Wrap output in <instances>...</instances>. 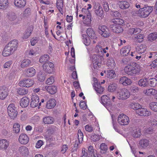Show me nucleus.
I'll list each match as a JSON object with an SVG mask.
<instances>
[{
	"instance_id": "1",
	"label": "nucleus",
	"mask_w": 157,
	"mask_h": 157,
	"mask_svg": "<svg viewBox=\"0 0 157 157\" xmlns=\"http://www.w3.org/2000/svg\"><path fill=\"white\" fill-rule=\"evenodd\" d=\"M141 70V67L136 63L127 65L124 67V72L130 76H135L139 75Z\"/></svg>"
},
{
	"instance_id": "2",
	"label": "nucleus",
	"mask_w": 157,
	"mask_h": 157,
	"mask_svg": "<svg viewBox=\"0 0 157 157\" xmlns=\"http://www.w3.org/2000/svg\"><path fill=\"white\" fill-rule=\"evenodd\" d=\"M111 22L113 24H111L110 27L113 33H119L123 32V29L121 25L124 23L123 20L119 18L113 19Z\"/></svg>"
},
{
	"instance_id": "3",
	"label": "nucleus",
	"mask_w": 157,
	"mask_h": 157,
	"mask_svg": "<svg viewBox=\"0 0 157 157\" xmlns=\"http://www.w3.org/2000/svg\"><path fill=\"white\" fill-rule=\"evenodd\" d=\"M82 11L84 16L82 17L83 21V24L87 26H89L92 21V17L90 13L85 8H82Z\"/></svg>"
},
{
	"instance_id": "4",
	"label": "nucleus",
	"mask_w": 157,
	"mask_h": 157,
	"mask_svg": "<svg viewBox=\"0 0 157 157\" xmlns=\"http://www.w3.org/2000/svg\"><path fill=\"white\" fill-rule=\"evenodd\" d=\"M8 114L10 117L14 119L17 115V108L13 104H10L7 108Z\"/></svg>"
},
{
	"instance_id": "5",
	"label": "nucleus",
	"mask_w": 157,
	"mask_h": 157,
	"mask_svg": "<svg viewBox=\"0 0 157 157\" xmlns=\"http://www.w3.org/2000/svg\"><path fill=\"white\" fill-rule=\"evenodd\" d=\"M153 7L151 6H146L139 9L140 17H147L152 11Z\"/></svg>"
},
{
	"instance_id": "6",
	"label": "nucleus",
	"mask_w": 157,
	"mask_h": 157,
	"mask_svg": "<svg viewBox=\"0 0 157 157\" xmlns=\"http://www.w3.org/2000/svg\"><path fill=\"white\" fill-rule=\"evenodd\" d=\"M118 95L119 99L124 100L130 97V94L127 89L123 88L118 90Z\"/></svg>"
},
{
	"instance_id": "7",
	"label": "nucleus",
	"mask_w": 157,
	"mask_h": 157,
	"mask_svg": "<svg viewBox=\"0 0 157 157\" xmlns=\"http://www.w3.org/2000/svg\"><path fill=\"white\" fill-rule=\"evenodd\" d=\"M98 31L99 33L104 37H107L110 35L108 29L105 25H99Z\"/></svg>"
},
{
	"instance_id": "8",
	"label": "nucleus",
	"mask_w": 157,
	"mask_h": 157,
	"mask_svg": "<svg viewBox=\"0 0 157 157\" xmlns=\"http://www.w3.org/2000/svg\"><path fill=\"white\" fill-rule=\"evenodd\" d=\"M117 121L118 123L121 125H125L128 124L129 119L127 116L122 113L118 116Z\"/></svg>"
},
{
	"instance_id": "9",
	"label": "nucleus",
	"mask_w": 157,
	"mask_h": 157,
	"mask_svg": "<svg viewBox=\"0 0 157 157\" xmlns=\"http://www.w3.org/2000/svg\"><path fill=\"white\" fill-rule=\"evenodd\" d=\"M101 103L108 110L112 105L109 97L106 95H103L101 98Z\"/></svg>"
},
{
	"instance_id": "10",
	"label": "nucleus",
	"mask_w": 157,
	"mask_h": 157,
	"mask_svg": "<svg viewBox=\"0 0 157 157\" xmlns=\"http://www.w3.org/2000/svg\"><path fill=\"white\" fill-rule=\"evenodd\" d=\"M44 70L49 74L53 71L54 69V64L52 62H45L43 65Z\"/></svg>"
},
{
	"instance_id": "11",
	"label": "nucleus",
	"mask_w": 157,
	"mask_h": 157,
	"mask_svg": "<svg viewBox=\"0 0 157 157\" xmlns=\"http://www.w3.org/2000/svg\"><path fill=\"white\" fill-rule=\"evenodd\" d=\"M94 8L95 10V13L98 16L101 17H103V11L100 4L99 3H95L94 4Z\"/></svg>"
},
{
	"instance_id": "12",
	"label": "nucleus",
	"mask_w": 157,
	"mask_h": 157,
	"mask_svg": "<svg viewBox=\"0 0 157 157\" xmlns=\"http://www.w3.org/2000/svg\"><path fill=\"white\" fill-rule=\"evenodd\" d=\"M34 83L33 80L30 79H25L20 81L19 84L21 86L29 87L31 86Z\"/></svg>"
},
{
	"instance_id": "13",
	"label": "nucleus",
	"mask_w": 157,
	"mask_h": 157,
	"mask_svg": "<svg viewBox=\"0 0 157 157\" xmlns=\"http://www.w3.org/2000/svg\"><path fill=\"white\" fill-rule=\"evenodd\" d=\"M32 101L30 103V106L33 108L37 106L38 105H40L41 102L39 103V99L36 94L33 95L31 97Z\"/></svg>"
},
{
	"instance_id": "14",
	"label": "nucleus",
	"mask_w": 157,
	"mask_h": 157,
	"mask_svg": "<svg viewBox=\"0 0 157 157\" xmlns=\"http://www.w3.org/2000/svg\"><path fill=\"white\" fill-rule=\"evenodd\" d=\"M26 0H14V4L15 6L19 9L23 8L26 5Z\"/></svg>"
},
{
	"instance_id": "15",
	"label": "nucleus",
	"mask_w": 157,
	"mask_h": 157,
	"mask_svg": "<svg viewBox=\"0 0 157 157\" xmlns=\"http://www.w3.org/2000/svg\"><path fill=\"white\" fill-rule=\"evenodd\" d=\"M6 45L4 48L2 52V55L4 57H7L12 54L14 52V51Z\"/></svg>"
},
{
	"instance_id": "16",
	"label": "nucleus",
	"mask_w": 157,
	"mask_h": 157,
	"mask_svg": "<svg viewBox=\"0 0 157 157\" xmlns=\"http://www.w3.org/2000/svg\"><path fill=\"white\" fill-rule=\"evenodd\" d=\"M7 45L14 52L17 50L18 47V42L16 40H13L9 42Z\"/></svg>"
},
{
	"instance_id": "17",
	"label": "nucleus",
	"mask_w": 157,
	"mask_h": 157,
	"mask_svg": "<svg viewBox=\"0 0 157 157\" xmlns=\"http://www.w3.org/2000/svg\"><path fill=\"white\" fill-rule=\"evenodd\" d=\"M19 141L22 144H26L29 141V138L26 134L22 133L19 136Z\"/></svg>"
},
{
	"instance_id": "18",
	"label": "nucleus",
	"mask_w": 157,
	"mask_h": 157,
	"mask_svg": "<svg viewBox=\"0 0 157 157\" xmlns=\"http://www.w3.org/2000/svg\"><path fill=\"white\" fill-rule=\"evenodd\" d=\"M119 82L120 83L122 84L124 86L130 85L132 83L130 79L125 76L121 77L119 79Z\"/></svg>"
},
{
	"instance_id": "19",
	"label": "nucleus",
	"mask_w": 157,
	"mask_h": 157,
	"mask_svg": "<svg viewBox=\"0 0 157 157\" xmlns=\"http://www.w3.org/2000/svg\"><path fill=\"white\" fill-rule=\"evenodd\" d=\"M8 90L5 87H0V99L3 100L8 95Z\"/></svg>"
},
{
	"instance_id": "20",
	"label": "nucleus",
	"mask_w": 157,
	"mask_h": 157,
	"mask_svg": "<svg viewBox=\"0 0 157 157\" xmlns=\"http://www.w3.org/2000/svg\"><path fill=\"white\" fill-rule=\"evenodd\" d=\"M133 37L134 41L136 42L140 43L144 40V36L143 34L136 33Z\"/></svg>"
},
{
	"instance_id": "21",
	"label": "nucleus",
	"mask_w": 157,
	"mask_h": 157,
	"mask_svg": "<svg viewBox=\"0 0 157 157\" xmlns=\"http://www.w3.org/2000/svg\"><path fill=\"white\" fill-rule=\"evenodd\" d=\"M86 33L89 38L91 39L96 40L97 37L92 29L88 28L86 30Z\"/></svg>"
},
{
	"instance_id": "22",
	"label": "nucleus",
	"mask_w": 157,
	"mask_h": 157,
	"mask_svg": "<svg viewBox=\"0 0 157 157\" xmlns=\"http://www.w3.org/2000/svg\"><path fill=\"white\" fill-rule=\"evenodd\" d=\"M94 58L92 59L93 66L94 68L98 69L100 67V63H99V60L98 56H93Z\"/></svg>"
},
{
	"instance_id": "23",
	"label": "nucleus",
	"mask_w": 157,
	"mask_h": 157,
	"mask_svg": "<svg viewBox=\"0 0 157 157\" xmlns=\"http://www.w3.org/2000/svg\"><path fill=\"white\" fill-rule=\"evenodd\" d=\"M29 102V99L27 97H24L21 98L20 105L22 107L25 108L28 105Z\"/></svg>"
},
{
	"instance_id": "24",
	"label": "nucleus",
	"mask_w": 157,
	"mask_h": 157,
	"mask_svg": "<svg viewBox=\"0 0 157 157\" xmlns=\"http://www.w3.org/2000/svg\"><path fill=\"white\" fill-rule=\"evenodd\" d=\"M93 86L96 92L100 94H101L104 90V88L100 86V82L98 83H94Z\"/></svg>"
},
{
	"instance_id": "25",
	"label": "nucleus",
	"mask_w": 157,
	"mask_h": 157,
	"mask_svg": "<svg viewBox=\"0 0 157 157\" xmlns=\"http://www.w3.org/2000/svg\"><path fill=\"white\" fill-rule=\"evenodd\" d=\"M18 152L21 155H27L29 154V151L28 148L24 146H21L19 147L18 150Z\"/></svg>"
},
{
	"instance_id": "26",
	"label": "nucleus",
	"mask_w": 157,
	"mask_h": 157,
	"mask_svg": "<svg viewBox=\"0 0 157 157\" xmlns=\"http://www.w3.org/2000/svg\"><path fill=\"white\" fill-rule=\"evenodd\" d=\"M45 89L51 94H54L57 91V88L54 86H46Z\"/></svg>"
},
{
	"instance_id": "27",
	"label": "nucleus",
	"mask_w": 157,
	"mask_h": 157,
	"mask_svg": "<svg viewBox=\"0 0 157 157\" xmlns=\"http://www.w3.org/2000/svg\"><path fill=\"white\" fill-rule=\"evenodd\" d=\"M56 104V101L55 99L52 98L47 101L46 106L47 108L51 109L54 108Z\"/></svg>"
},
{
	"instance_id": "28",
	"label": "nucleus",
	"mask_w": 157,
	"mask_h": 157,
	"mask_svg": "<svg viewBox=\"0 0 157 157\" xmlns=\"http://www.w3.org/2000/svg\"><path fill=\"white\" fill-rule=\"evenodd\" d=\"M130 51V48L129 46L124 47L122 48L121 50L120 53L123 56H126L129 54Z\"/></svg>"
},
{
	"instance_id": "29",
	"label": "nucleus",
	"mask_w": 157,
	"mask_h": 157,
	"mask_svg": "<svg viewBox=\"0 0 157 157\" xmlns=\"http://www.w3.org/2000/svg\"><path fill=\"white\" fill-rule=\"evenodd\" d=\"M146 46L144 45H140L136 48V52L139 54H142L146 49Z\"/></svg>"
},
{
	"instance_id": "30",
	"label": "nucleus",
	"mask_w": 157,
	"mask_h": 157,
	"mask_svg": "<svg viewBox=\"0 0 157 157\" xmlns=\"http://www.w3.org/2000/svg\"><path fill=\"white\" fill-rule=\"evenodd\" d=\"M139 86L142 87H145L148 86L149 82L147 78H143L140 79L138 82Z\"/></svg>"
},
{
	"instance_id": "31",
	"label": "nucleus",
	"mask_w": 157,
	"mask_h": 157,
	"mask_svg": "<svg viewBox=\"0 0 157 157\" xmlns=\"http://www.w3.org/2000/svg\"><path fill=\"white\" fill-rule=\"evenodd\" d=\"M31 10L29 8H27L23 11L22 13L20 15V17L21 19H24L25 17L29 16L31 14Z\"/></svg>"
},
{
	"instance_id": "32",
	"label": "nucleus",
	"mask_w": 157,
	"mask_h": 157,
	"mask_svg": "<svg viewBox=\"0 0 157 157\" xmlns=\"http://www.w3.org/2000/svg\"><path fill=\"white\" fill-rule=\"evenodd\" d=\"M33 28L32 26L29 27L25 32L23 36V39H26L30 35L33 30Z\"/></svg>"
},
{
	"instance_id": "33",
	"label": "nucleus",
	"mask_w": 157,
	"mask_h": 157,
	"mask_svg": "<svg viewBox=\"0 0 157 157\" xmlns=\"http://www.w3.org/2000/svg\"><path fill=\"white\" fill-rule=\"evenodd\" d=\"M149 144V141L146 139L141 140L140 141L139 143L140 147L143 148H145L147 147Z\"/></svg>"
},
{
	"instance_id": "34",
	"label": "nucleus",
	"mask_w": 157,
	"mask_h": 157,
	"mask_svg": "<svg viewBox=\"0 0 157 157\" xmlns=\"http://www.w3.org/2000/svg\"><path fill=\"white\" fill-rule=\"evenodd\" d=\"M132 134L134 137H140L141 134L140 129L139 128H137L133 130L132 132Z\"/></svg>"
},
{
	"instance_id": "35",
	"label": "nucleus",
	"mask_w": 157,
	"mask_h": 157,
	"mask_svg": "<svg viewBox=\"0 0 157 157\" xmlns=\"http://www.w3.org/2000/svg\"><path fill=\"white\" fill-rule=\"evenodd\" d=\"M36 73V70L33 67L29 68L26 71V75L29 77L33 76Z\"/></svg>"
},
{
	"instance_id": "36",
	"label": "nucleus",
	"mask_w": 157,
	"mask_h": 157,
	"mask_svg": "<svg viewBox=\"0 0 157 157\" xmlns=\"http://www.w3.org/2000/svg\"><path fill=\"white\" fill-rule=\"evenodd\" d=\"M120 8L122 9H126L128 8L130 6L129 2L125 1H121L118 3Z\"/></svg>"
},
{
	"instance_id": "37",
	"label": "nucleus",
	"mask_w": 157,
	"mask_h": 157,
	"mask_svg": "<svg viewBox=\"0 0 157 157\" xmlns=\"http://www.w3.org/2000/svg\"><path fill=\"white\" fill-rule=\"evenodd\" d=\"M63 0H57L56 5L58 10H59L60 12L63 14Z\"/></svg>"
},
{
	"instance_id": "38",
	"label": "nucleus",
	"mask_w": 157,
	"mask_h": 157,
	"mask_svg": "<svg viewBox=\"0 0 157 157\" xmlns=\"http://www.w3.org/2000/svg\"><path fill=\"white\" fill-rule=\"evenodd\" d=\"M9 145L8 142L5 140H0V149H6Z\"/></svg>"
},
{
	"instance_id": "39",
	"label": "nucleus",
	"mask_w": 157,
	"mask_h": 157,
	"mask_svg": "<svg viewBox=\"0 0 157 157\" xmlns=\"http://www.w3.org/2000/svg\"><path fill=\"white\" fill-rule=\"evenodd\" d=\"M43 120L44 123L47 124H52L54 121V119L52 117L47 116L44 117Z\"/></svg>"
},
{
	"instance_id": "40",
	"label": "nucleus",
	"mask_w": 157,
	"mask_h": 157,
	"mask_svg": "<svg viewBox=\"0 0 157 157\" xmlns=\"http://www.w3.org/2000/svg\"><path fill=\"white\" fill-rule=\"evenodd\" d=\"M31 63V61L29 59L23 60L21 64V66L22 68L26 67L29 66Z\"/></svg>"
},
{
	"instance_id": "41",
	"label": "nucleus",
	"mask_w": 157,
	"mask_h": 157,
	"mask_svg": "<svg viewBox=\"0 0 157 157\" xmlns=\"http://www.w3.org/2000/svg\"><path fill=\"white\" fill-rule=\"evenodd\" d=\"M107 66L109 68H113L115 67V63L112 57H110L108 59L107 63Z\"/></svg>"
},
{
	"instance_id": "42",
	"label": "nucleus",
	"mask_w": 157,
	"mask_h": 157,
	"mask_svg": "<svg viewBox=\"0 0 157 157\" xmlns=\"http://www.w3.org/2000/svg\"><path fill=\"white\" fill-rule=\"evenodd\" d=\"M116 76L114 71L112 70H108L106 71V76L107 78H114Z\"/></svg>"
},
{
	"instance_id": "43",
	"label": "nucleus",
	"mask_w": 157,
	"mask_h": 157,
	"mask_svg": "<svg viewBox=\"0 0 157 157\" xmlns=\"http://www.w3.org/2000/svg\"><path fill=\"white\" fill-rule=\"evenodd\" d=\"M141 30L139 28H130L128 30V33L130 35H132L135 33H139L140 32Z\"/></svg>"
},
{
	"instance_id": "44",
	"label": "nucleus",
	"mask_w": 157,
	"mask_h": 157,
	"mask_svg": "<svg viewBox=\"0 0 157 157\" xmlns=\"http://www.w3.org/2000/svg\"><path fill=\"white\" fill-rule=\"evenodd\" d=\"M145 94L147 95H154L157 94V91L153 89H147L146 90Z\"/></svg>"
},
{
	"instance_id": "45",
	"label": "nucleus",
	"mask_w": 157,
	"mask_h": 157,
	"mask_svg": "<svg viewBox=\"0 0 157 157\" xmlns=\"http://www.w3.org/2000/svg\"><path fill=\"white\" fill-rule=\"evenodd\" d=\"M157 38V33H153L150 34L148 37L149 40L152 41L155 40Z\"/></svg>"
},
{
	"instance_id": "46",
	"label": "nucleus",
	"mask_w": 157,
	"mask_h": 157,
	"mask_svg": "<svg viewBox=\"0 0 157 157\" xmlns=\"http://www.w3.org/2000/svg\"><path fill=\"white\" fill-rule=\"evenodd\" d=\"M82 37L84 44L86 46L89 45L90 42L89 38L87 37L85 34H83L82 35Z\"/></svg>"
},
{
	"instance_id": "47",
	"label": "nucleus",
	"mask_w": 157,
	"mask_h": 157,
	"mask_svg": "<svg viewBox=\"0 0 157 157\" xmlns=\"http://www.w3.org/2000/svg\"><path fill=\"white\" fill-rule=\"evenodd\" d=\"M8 4V0H0V9H5Z\"/></svg>"
},
{
	"instance_id": "48",
	"label": "nucleus",
	"mask_w": 157,
	"mask_h": 157,
	"mask_svg": "<svg viewBox=\"0 0 157 157\" xmlns=\"http://www.w3.org/2000/svg\"><path fill=\"white\" fill-rule=\"evenodd\" d=\"M49 59V57L47 54H44L41 56L39 59V61L40 63L46 62Z\"/></svg>"
},
{
	"instance_id": "49",
	"label": "nucleus",
	"mask_w": 157,
	"mask_h": 157,
	"mask_svg": "<svg viewBox=\"0 0 157 157\" xmlns=\"http://www.w3.org/2000/svg\"><path fill=\"white\" fill-rule=\"evenodd\" d=\"M130 107L136 111L141 107V106L138 103L132 102L130 104Z\"/></svg>"
},
{
	"instance_id": "50",
	"label": "nucleus",
	"mask_w": 157,
	"mask_h": 157,
	"mask_svg": "<svg viewBox=\"0 0 157 157\" xmlns=\"http://www.w3.org/2000/svg\"><path fill=\"white\" fill-rule=\"evenodd\" d=\"M78 143L80 144L81 143L83 140V134L80 129H79L78 131ZM77 142V141H76Z\"/></svg>"
},
{
	"instance_id": "51",
	"label": "nucleus",
	"mask_w": 157,
	"mask_h": 157,
	"mask_svg": "<svg viewBox=\"0 0 157 157\" xmlns=\"http://www.w3.org/2000/svg\"><path fill=\"white\" fill-rule=\"evenodd\" d=\"M149 108L154 111L157 112V102H153L150 103Z\"/></svg>"
},
{
	"instance_id": "52",
	"label": "nucleus",
	"mask_w": 157,
	"mask_h": 157,
	"mask_svg": "<svg viewBox=\"0 0 157 157\" xmlns=\"http://www.w3.org/2000/svg\"><path fill=\"white\" fill-rule=\"evenodd\" d=\"M117 88V85L115 83H113L109 86L108 90L109 91L112 92L115 91Z\"/></svg>"
},
{
	"instance_id": "53",
	"label": "nucleus",
	"mask_w": 157,
	"mask_h": 157,
	"mask_svg": "<svg viewBox=\"0 0 157 157\" xmlns=\"http://www.w3.org/2000/svg\"><path fill=\"white\" fill-rule=\"evenodd\" d=\"M20 126L18 123H15L13 126V131L15 133H18L20 130Z\"/></svg>"
},
{
	"instance_id": "54",
	"label": "nucleus",
	"mask_w": 157,
	"mask_h": 157,
	"mask_svg": "<svg viewBox=\"0 0 157 157\" xmlns=\"http://www.w3.org/2000/svg\"><path fill=\"white\" fill-rule=\"evenodd\" d=\"M136 53L135 52H132L131 55L132 56H135V58L137 60H139L140 59L142 58V59L143 60V59L144 58V54L138 56V55L136 54Z\"/></svg>"
},
{
	"instance_id": "55",
	"label": "nucleus",
	"mask_w": 157,
	"mask_h": 157,
	"mask_svg": "<svg viewBox=\"0 0 157 157\" xmlns=\"http://www.w3.org/2000/svg\"><path fill=\"white\" fill-rule=\"evenodd\" d=\"M150 84L151 86L154 87L157 84V80L155 78L150 79Z\"/></svg>"
},
{
	"instance_id": "56",
	"label": "nucleus",
	"mask_w": 157,
	"mask_h": 157,
	"mask_svg": "<svg viewBox=\"0 0 157 157\" xmlns=\"http://www.w3.org/2000/svg\"><path fill=\"white\" fill-rule=\"evenodd\" d=\"M18 94L21 95H23L28 93V91L25 88H20L17 91Z\"/></svg>"
},
{
	"instance_id": "57",
	"label": "nucleus",
	"mask_w": 157,
	"mask_h": 157,
	"mask_svg": "<svg viewBox=\"0 0 157 157\" xmlns=\"http://www.w3.org/2000/svg\"><path fill=\"white\" fill-rule=\"evenodd\" d=\"M140 11L136 9H133L131 12L132 15L134 16H139L140 17Z\"/></svg>"
},
{
	"instance_id": "58",
	"label": "nucleus",
	"mask_w": 157,
	"mask_h": 157,
	"mask_svg": "<svg viewBox=\"0 0 157 157\" xmlns=\"http://www.w3.org/2000/svg\"><path fill=\"white\" fill-rule=\"evenodd\" d=\"M17 18L16 14L14 13H11L9 16V19L11 21L15 20Z\"/></svg>"
},
{
	"instance_id": "59",
	"label": "nucleus",
	"mask_w": 157,
	"mask_h": 157,
	"mask_svg": "<svg viewBox=\"0 0 157 157\" xmlns=\"http://www.w3.org/2000/svg\"><path fill=\"white\" fill-rule=\"evenodd\" d=\"M91 139L93 141H97L100 140V136L99 135L94 134L91 136Z\"/></svg>"
},
{
	"instance_id": "60",
	"label": "nucleus",
	"mask_w": 157,
	"mask_h": 157,
	"mask_svg": "<svg viewBox=\"0 0 157 157\" xmlns=\"http://www.w3.org/2000/svg\"><path fill=\"white\" fill-rule=\"evenodd\" d=\"M110 14L113 17H120L121 15V13L117 11H112Z\"/></svg>"
},
{
	"instance_id": "61",
	"label": "nucleus",
	"mask_w": 157,
	"mask_h": 157,
	"mask_svg": "<svg viewBox=\"0 0 157 157\" xmlns=\"http://www.w3.org/2000/svg\"><path fill=\"white\" fill-rule=\"evenodd\" d=\"M130 90L131 92L133 93H137L139 91L138 88L134 85L131 86Z\"/></svg>"
},
{
	"instance_id": "62",
	"label": "nucleus",
	"mask_w": 157,
	"mask_h": 157,
	"mask_svg": "<svg viewBox=\"0 0 157 157\" xmlns=\"http://www.w3.org/2000/svg\"><path fill=\"white\" fill-rule=\"evenodd\" d=\"M54 82V77L51 76L48 78L46 81V83L47 84L50 85L52 84Z\"/></svg>"
},
{
	"instance_id": "63",
	"label": "nucleus",
	"mask_w": 157,
	"mask_h": 157,
	"mask_svg": "<svg viewBox=\"0 0 157 157\" xmlns=\"http://www.w3.org/2000/svg\"><path fill=\"white\" fill-rule=\"evenodd\" d=\"M79 144L78 142L76 141L73 147L72 148L71 150L72 152H74L77 151V149L78 148Z\"/></svg>"
},
{
	"instance_id": "64",
	"label": "nucleus",
	"mask_w": 157,
	"mask_h": 157,
	"mask_svg": "<svg viewBox=\"0 0 157 157\" xmlns=\"http://www.w3.org/2000/svg\"><path fill=\"white\" fill-rule=\"evenodd\" d=\"M100 148L101 150L106 151L107 150L108 147L105 143H103L100 144Z\"/></svg>"
}]
</instances>
